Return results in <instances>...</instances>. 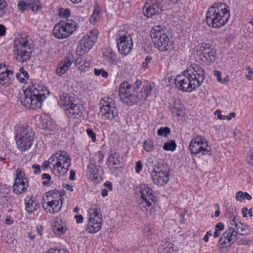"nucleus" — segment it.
<instances>
[{
	"instance_id": "obj_1",
	"label": "nucleus",
	"mask_w": 253,
	"mask_h": 253,
	"mask_svg": "<svg viewBox=\"0 0 253 253\" xmlns=\"http://www.w3.org/2000/svg\"><path fill=\"white\" fill-rule=\"evenodd\" d=\"M46 88L43 85L33 84L26 87L21 97V104L26 108L36 110L42 107L46 96L43 93Z\"/></svg>"
},
{
	"instance_id": "obj_2",
	"label": "nucleus",
	"mask_w": 253,
	"mask_h": 253,
	"mask_svg": "<svg viewBox=\"0 0 253 253\" xmlns=\"http://www.w3.org/2000/svg\"><path fill=\"white\" fill-rule=\"evenodd\" d=\"M229 17V7L223 3H215L209 8L206 20L209 26L220 28L227 23Z\"/></svg>"
},
{
	"instance_id": "obj_3",
	"label": "nucleus",
	"mask_w": 253,
	"mask_h": 253,
	"mask_svg": "<svg viewBox=\"0 0 253 253\" xmlns=\"http://www.w3.org/2000/svg\"><path fill=\"white\" fill-rule=\"evenodd\" d=\"M150 36L154 46L162 52H170L174 49L172 38H169L160 25L154 26L151 30Z\"/></svg>"
},
{
	"instance_id": "obj_4",
	"label": "nucleus",
	"mask_w": 253,
	"mask_h": 253,
	"mask_svg": "<svg viewBox=\"0 0 253 253\" xmlns=\"http://www.w3.org/2000/svg\"><path fill=\"white\" fill-rule=\"evenodd\" d=\"M137 192L140 199L138 200V206L147 214L153 213V206L157 201L152 189L146 184H141L137 188Z\"/></svg>"
},
{
	"instance_id": "obj_5",
	"label": "nucleus",
	"mask_w": 253,
	"mask_h": 253,
	"mask_svg": "<svg viewBox=\"0 0 253 253\" xmlns=\"http://www.w3.org/2000/svg\"><path fill=\"white\" fill-rule=\"evenodd\" d=\"M34 46V42L29 37L16 38L14 42L13 50L17 60L23 63L29 60Z\"/></svg>"
},
{
	"instance_id": "obj_6",
	"label": "nucleus",
	"mask_w": 253,
	"mask_h": 253,
	"mask_svg": "<svg viewBox=\"0 0 253 253\" xmlns=\"http://www.w3.org/2000/svg\"><path fill=\"white\" fill-rule=\"evenodd\" d=\"M50 165L52 166V171L57 176H63L68 171L71 166V159L68 153L60 151L50 157Z\"/></svg>"
},
{
	"instance_id": "obj_7",
	"label": "nucleus",
	"mask_w": 253,
	"mask_h": 253,
	"mask_svg": "<svg viewBox=\"0 0 253 253\" xmlns=\"http://www.w3.org/2000/svg\"><path fill=\"white\" fill-rule=\"evenodd\" d=\"M15 138L18 149L25 151L33 144L34 132L27 126H19L16 128Z\"/></svg>"
},
{
	"instance_id": "obj_8",
	"label": "nucleus",
	"mask_w": 253,
	"mask_h": 253,
	"mask_svg": "<svg viewBox=\"0 0 253 253\" xmlns=\"http://www.w3.org/2000/svg\"><path fill=\"white\" fill-rule=\"evenodd\" d=\"M42 207L45 211L50 213L59 211L62 206V197L58 192L50 191L43 199Z\"/></svg>"
},
{
	"instance_id": "obj_9",
	"label": "nucleus",
	"mask_w": 253,
	"mask_h": 253,
	"mask_svg": "<svg viewBox=\"0 0 253 253\" xmlns=\"http://www.w3.org/2000/svg\"><path fill=\"white\" fill-rule=\"evenodd\" d=\"M88 212V223L85 230L89 233H95L100 229L102 225V217L100 207L96 204L92 205Z\"/></svg>"
},
{
	"instance_id": "obj_10",
	"label": "nucleus",
	"mask_w": 253,
	"mask_h": 253,
	"mask_svg": "<svg viewBox=\"0 0 253 253\" xmlns=\"http://www.w3.org/2000/svg\"><path fill=\"white\" fill-rule=\"evenodd\" d=\"M99 105L101 115L105 119L111 121L118 117V110L114 98L104 97L100 101Z\"/></svg>"
},
{
	"instance_id": "obj_11",
	"label": "nucleus",
	"mask_w": 253,
	"mask_h": 253,
	"mask_svg": "<svg viewBox=\"0 0 253 253\" xmlns=\"http://www.w3.org/2000/svg\"><path fill=\"white\" fill-rule=\"evenodd\" d=\"M77 23L73 20L61 21L56 24L53 35L57 39H65L71 36L77 29Z\"/></svg>"
},
{
	"instance_id": "obj_12",
	"label": "nucleus",
	"mask_w": 253,
	"mask_h": 253,
	"mask_svg": "<svg viewBox=\"0 0 253 253\" xmlns=\"http://www.w3.org/2000/svg\"><path fill=\"white\" fill-rule=\"evenodd\" d=\"M176 86L183 92H190L199 86L186 70L174 79Z\"/></svg>"
},
{
	"instance_id": "obj_13",
	"label": "nucleus",
	"mask_w": 253,
	"mask_h": 253,
	"mask_svg": "<svg viewBox=\"0 0 253 253\" xmlns=\"http://www.w3.org/2000/svg\"><path fill=\"white\" fill-rule=\"evenodd\" d=\"M98 31L93 29L88 32L80 41L77 47V52L80 56L87 53L96 42Z\"/></svg>"
},
{
	"instance_id": "obj_14",
	"label": "nucleus",
	"mask_w": 253,
	"mask_h": 253,
	"mask_svg": "<svg viewBox=\"0 0 253 253\" xmlns=\"http://www.w3.org/2000/svg\"><path fill=\"white\" fill-rule=\"evenodd\" d=\"M117 46L120 54L126 55L133 47V42L130 34L126 31L120 30L117 36Z\"/></svg>"
},
{
	"instance_id": "obj_15",
	"label": "nucleus",
	"mask_w": 253,
	"mask_h": 253,
	"mask_svg": "<svg viewBox=\"0 0 253 253\" xmlns=\"http://www.w3.org/2000/svg\"><path fill=\"white\" fill-rule=\"evenodd\" d=\"M196 55H198L203 62L212 63L215 61L216 50L209 43H201L195 47Z\"/></svg>"
},
{
	"instance_id": "obj_16",
	"label": "nucleus",
	"mask_w": 253,
	"mask_h": 253,
	"mask_svg": "<svg viewBox=\"0 0 253 253\" xmlns=\"http://www.w3.org/2000/svg\"><path fill=\"white\" fill-rule=\"evenodd\" d=\"M189 150L194 155H211V148L207 142L200 137L192 139L189 144Z\"/></svg>"
},
{
	"instance_id": "obj_17",
	"label": "nucleus",
	"mask_w": 253,
	"mask_h": 253,
	"mask_svg": "<svg viewBox=\"0 0 253 253\" xmlns=\"http://www.w3.org/2000/svg\"><path fill=\"white\" fill-rule=\"evenodd\" d=\"M15 176L13 191L17 194L25 192L28 187V181L25 172L21 168H18L15 171Z\"/></svg>"
},
{
	"instance_id": "obj_18",
	"label": "nucleus",
	"mask_w": 253,
	"mask_h": 253,
	"mask_svg": "<svg viewBox=\"0 0 253 253\" xmlns=\"http://www.w3.org/2000/svg\"><path fill=\"white\" fill-rule=\"evenodd\" d=\"M135 87L127 82L121 84L119 88V96L121 100L125 103H132L135 98Z\"/></svg>"
},
{
	"instance_id": "obj_19",
	"label": "nucleus",
	"mask_w": 253,
	"mask_h": 253,
	"mask_svg": "<svg viewBox=\"0 0 253 253\" xmlns=\"http://www.w3.org/2000/svg\"><path fill=\"white\" fill-rule=\"evenodd\" d=\"M237 239V231L233 227H229L221 236L218 243L221 248L230 247Z\"/></svg>"
},
{
	"instance_id": "obj_20",
	"label": "nucleus",
	"mask_w": 253,
	"mask_h": 253,
	"mask_svg": "<svg viewBox=\"0 0 253 253\" xmlns=\"http://www.w3.org/2000/svg\"><path fill=\"white\" fill-rule=\"evenodd\" d=\"M147 2L143 10L144 15L147 18H151L155 15L159 14L162 11V5L157 0H151Z\"/></svg>"
},
{
	"instance_id": "obj_21",
	"label": "nucleus",
	"mask_w": 253,
	"mask_h": 253,
	"mask_svg": "<svg viewBox=\"0 0 253 253\" xmlns=\"http://www.w3.org/2000/svg\"><path fill=\"white\" fill-rule=\"evenodd\" d=\"M74 60L73 54L71 52L67 53L66 58L58 64L56 74L58 76H62L71 67Z\"/></svg>"
},
{
	"instance_id": "obj_22",
	"label": "nucleus",
	"mask_w": 253,
	"mask_h": 253,
	"mask_svg": "<svg viewBox=\"0 0 253 253\" xmlns=\"http://www.w3.org/2000/svg\"><path fill=\"white\" fill-rule=\"evenodd\" d=\"M14 79L13 72L7 69L4 65L0 64V84L9 86Z\"/></svg>"
},
{
	"instance_id": "obj_23",
	"label": "nucleus",
	"mask_w": 253,
	"mask_h": 253,
	"mask_svg": "<svg viewBox=\"0 0 253 253\" xmlns=\"http://www.w3.org/2000/svg\"><path fill=\"white\" fill-rule=\"evenodd\" d=\"M191 76L197 84L200 86L203 82L205 76V72L202 68L198 65H194L192 69L186 70Z\"/></svg>"
},
{
	"instance_id": "obj_24",
	"label": "nucleus",
	"mask_w": 253,
	"mask_h": 253,
	"mask_svg": "<svg viewBox=\"0 0 253 253\" xmlns=\"http://www.w3.org/2000/svg\"><path fill=\"white\" fill-rule=\"evenodd\" d=\"M67 230L66 222L62 219L57 218L55 219L53 223V231L58 235H62Z\"/></svg>"
},
{
	"instance_id": "obj_25",
	"label": "nucleus",
	"mask_w": 253,
	"mask_h": 253,
	"mask_svg": "<svg viewBox=\"0 0 253 253\" xmlns=\"http://www.w3.org/2000/svg\"><path fill=\"white\" fill-rule=\"evenodd\" d=\"M169 176L168 174L151 172L152 179L154 183L157 185L163 186L166 184L169 180Z\"/></svg>"
},
{
	"instance_id": "obj_26",
	"label": "nucleus",
	"mask_w": 253,
	"mask_h": 253,
	"mask_svg": "<svg viewBox=\"0 0 253 253\" xmlns=\"http://www.w3.org/2000/svg\"><path fill=\"white\" fill-rule=\"evenodd\" d=\"M83 106L75 102L66 110V114L69 118H76L82 113Z\"/></svg>"
},
{
	"instance_id": "obj_27",
	"label": "nucleus",
	"mask_w": 253,
	"mask_h": 253,
	"mask_svg": "<svg viewBox=\"0 0 253 253\" xmlns=\"http://www.w3.org/2000/svg\"><path fill=\"white\" fill-rule=\"evenodd\" d=\"M25 209L29 213H32L40 208V205L34 200V198L27 196L25 199Z\"/></svg>"
},
{
	"instance_id": "obj_28",
	"label": "nucleus",
	"mask_w": 253,
	"mask_h": 253,
	"mask_svg": "<svg viewBox=\"0 0 253 253\" xmlns=\"http://www.w3.org/2000/svg\"><path fill=\"white\" fill-rule=\"evenodd\" d=\"M152 172L169 174V168L167 164L164 162H158L155 165Z\"/></svg>"
},
{
	"instance_id": "obj_29",
	"label": "nucleus",
	"mask_w": 253,
	"mask_h": 253,
	"mask_svg": "<svg viewBox=\"0 0 253 253\" xmlns=\"http://www.w3.org/2000/svg\"><path fill=\"white\" fill-rule=\"evenodd\" d=\"M75 102L77 101L71 95L63 93L60 96V104L61 106L65 107L66 110Z\"/></svg>"
},
{
	"instance_id": "obj_30",
	"label": "nucleus",
	"mask_w": 253,
	"mask_h": 253,
	"mask_svg": "<svg viewBox=\"0 0 253 253\" xmlns=\"http://www.w3.org/2000/svg\"><path fill=\"white\" fill-rule=\"evenodd\" d=\"M99 170L98 166L95 165L94 164L90 163L87 167L86 172L90 178L97 180L99 173Z\"/></svg>"
},
{
	"instance_id": "obj_31",
	"label": "nucleus",
	"mask_w": 253,
	"mask_h": 253,
	"mask_svg": "<svg viewBox=\"0 0 253 253\" xmlns=\"http://www.w3.org/2000/svg\"><path fill=\"white\" fill-rule=\"evenodd\" d=\"M105 60L112 65H116L117 62V56L112 49L107 48L103 53Z\"/></svg>"
},
{
	"instance_id": "obj_32",
	"label": "nucleus",
	"mask_w": 253,
	"mask_h": 253,
	"mask_svg": "<svg viewBox=\"0 0 253 253\" xmlns=\"http://www.w3.org/2000/svg\"><path fill=\"white\" fill-rule=\"evenodd\" d=\"M170 111L174 116H180L183 113V105L179 100L175 101L170 107Z\"/></svg>"
},
{
	"instance_id": "obj_33",
	"label": "nucleus",
	"mask_w": 253,
	"mask_h": 253,
	"mask_svg": "<svg viewBox=\"0 0 253 253\" xmlns=\"http://www.w3.org/2000/svg\"><path fill=\"white\" fill-rule=\"evenodd\" d=\"M153 88L151 86H146L143 87L138 94V98L139 100H146L151 95L153 91Z\"/></svg>"
},
{
	"instance_id": "obj_34",
	"label": "nucleus",
	"mask_w": 253,
	"mask_h": 253,
	"mask_svg": "<svg viewBox=\"0 0 253 253\" xmlns=\"http://www.w3.org/2000/svg\"><path fill=\"white\" fill-rule=\"evenodd\" d=\"M119 154L115 152L111 154L108 158V166L110 168H113L115 166L119 165L120 161L119 160Z\"/></svg>"
},
{
	"instance_id": "obj_35",
	"label": "nucleus",
	"mask_w": 253,
	"mask_h": 253,
	"mask_svg": "<svg viewBox=\"0 0 253 253\" xmlns=\"http://www.w3.org/2000/svg\"><path fill=\"white\" fill-rule=\"evenodd\" d=\"M252 230L249 226L238 222V234L245 236L250 234Z\"/></svg>"
},
{
	"instance_id": "obj_36",
	"label": "nucleus",
	"mask_w": 253,
	"mask_h": 253,
	"mask_svg": "<svg viewBox=\"0 0 253 253\" xmlns=\"http://www.w3.org/2000/svg\"><path fill=\"white\" fill-rule=\"evenodd\" d=\"M143 233L144 235L150 239H155L157 236L155 233V229L149 226H146L143 229Z\"/></svg>"
},
{
	"instance_id": "obj_37",
	"label": "nucleus",
	"mask_w": 253,
	"mask_h": 253,
	"mask_svg": "<svg viewBox=\"0 0 253 253\" xmlns=\"http://www.w3.org/2000/svg\"><path fill=\"white\" fill-rule=\"evenodd\" d=\"M28 8L33 11H37L41 8V5L39 0H33L28 3Z\"/></svg>"
},
{
	"instance_id": "obj_38",
	"label": "nucleus",
	"mask_w": 253,
	"mask_h": 253,
	"mask_svg": "<svg viewBox=\"0 0 253 253\" xmlns=\"http://www.w3.org/2000/svg\"><path fill=\"white\" fill-rule=\"evenodd\" d=\"M224 229V225L221 222L217 223L214 228V232L213 233V237L216 238L219 237L221 234V232Z\"/></svg>"
},
{
	"instance_id": "obj_39",
	"label": "nucleus",
	"mask_w": 253,
	"mask_h": 253,
	"mask_svg": "<svg viewBox=\"0 0 253 253\" xmlns=\"http://www.w3.org/2000/svg\"><path fill=\"white\" fill-rule=\"evenodd\" d=\"M144 149L149 152H151L154 150V144L151 139H147L143 143Z\"/></svg>"
},
{
	"instance_id": "obj_40",
	"label": "nucleus",
	"mask_w": 253,
	"mask_h": 253,
	"mask_svg": "<svg viewBox=\"0 0 253 253\" xmlns=\"http://www.w3.org/2000/svg\"><path fill=\"white\" fill-rule=\"evenodd\" d=\"M176 145L174 141H170L165 143L163 147L166 151H173L176 148Z\"/></svg>"
},
{
	"instance_id": "obj_41",
	"label": "nucleus",
	"mask_w": 253,
	"mask_h": 253,
	"mask_svg": "<svg viewBox=\"0 0 253 253\" xmlns=\"http://www.w3.org/2000/svg\"><path fill=\"white\" fill-rule=\"evenodd\" d=\"M70 15L71 12L69 8H60L59 10V15L63 18L67 19Z\"/></svg>"
},
{
	"instance_id": "obj_42",
	"label": "nucleus",
	"mask_w": 253,
	"mask_h": 253,
	"mask_svg": "<svg viewBox=\"0 0 253 253\" xmlns=\"http://www.w3.org/2000/svg\"><path fill=\"white\" fill-rule=\"evenodd\" d=\"M252 199L251 196L247 192H243L242 191H238V201H242L243 200L247 199L251 200Z\"/></svg>"
},
{
	"instance_id": "obj_43",
	"label": "nucleus",
	"mask_w": 253,
	"mask_h": 253,
	"mask_svg": "<svg viewBox=\"0 0 253 253\" xmlns=\"http://www.w3.org/2000/svg\"><path fill=\"white\" fill-rule=\"evenodd\" d=\"M94 73L95 76H101L102 77L107 78L108 77V72L103 69H96L95 68L94 71Z\"/></svg>"
},
{
	"instance_id": "obj_44",
	"label": "nucleus",
	"mask_w": 253,
	"mask_h": 253,
	"mask_svg": "<svg viewBox=\"0 0 253 253\" xmlns=\"http://www.w3.org/2000/svg\"><path fill=\"white\" fill-rule=\"evenodd\" d=\"M158 135L159 136H167L170 133V129L167 127H161L158 130Z\"/></svg>"
},
{
	"instance_id": "obj_45",
	"label": "nucleus",
	"mask_w": 253,
	"mask_h": 253,
	"mask_svg": "<svg viewBox=\"0 0 253 253\" xmlns=\"http://www.w3.org/2000/svg\"><path fill=\"white\" fill-rule=\"evenodd\" d=\"M6 5V3L4 0H0V17L5 15Z\"/></svg>"
},
{
	"instance_id": "obj_46",
	"label": "nucleus",
	"mask_w": 253,
	"mask_h": 253,
	"mask_svg": "<svg viewBox=\"0 0 253 253\" xmlns=\"http://www.w3.org/2000/svg\"><path fill=\"white\" fill-rule=\"evenodd\" d=\"M89 67L90 63L84 60L82 65L78 66V68L81 71L85 72L88 70Z\"/></svg>"
},
{
	"instance_id": "obj_47",
	"label": "nucleus",
	"mask_w": 253,
	"mask_h": 253,
	"mask_svg": "<svg viewBox=\"0 0 253 253\" xmlns=\"http://www.w3.org/2000/svg\"><path fill=\"white\" fill-rule=\"evenodd\" d=\"M18 7L19 10L21 12L24 11L27 8H28V4H26L23 1H20L18 2Z\"/></svg>"
},
{
	"instance_id": "obj_48",
	"label": "nucleus",
	"mask_w": 253,
	"mask_h": 253,
	"mask_svg": "<svg viewBox=\"0 0 253 253\" xmlns=\"http://www.w3.org/2000/svg\"><path fill=\"white\" fill-rule=\"evenodd\" d=\"M86 132L88 136L91 138L92 142H95L96 138L95 132L90 128H87L86 129Z\"/></svg>"
},
{
	"instance_id": "obj_49",
	"label": "nucleus",
	"mask_w": 253,
	"mask_h": 253,
	"mask_svg": "<svg viewBox=\"0 0 253 253\" xmlns=\"http://www.w3.org/2000/svg\"><path fill=\"white\" fill-rule=\"evenodd\" d=\"M152 59L151 56L149 55L147 56L145 59V61L142 63V67L144 68H148L149 67L148 64L151 63Z\"/></svg>"
},
{
	"instance_id": "obj_50",
	"label": "nucleus",
	"mask_w": 253,
	"mask_h": 253,
	"mask_svg": "<svg viewBox=\"0 0 253 253\" xmlns=\"http://www.w3.org/2000/svg\"><path fill=\"white\" fill-rule=\"evenodd\" d=\"M100 8L99 5L96 3L94 6V10L93 11L92 17H94V18H96V16H98L100 13Z\"/></svg>"
},
{
	"instance_id": "obj_51",
	"label": "nucleus",
	"mask_w": 253,
	"mask_h": 253,
	"mask_svg": "<svg viewBox=\"0 0 253 253\" xmlns=\"http://www.w3.org/2000/svg\"><path fill=\"white\" fill-rule=\"evenodd\" d=\"M213 75L216 78V79L218 81V82L220 83H222V80L221 78V73L220 71L216 70L214 71Z\"/></svg>"
},
{
	"instance_id": "obj_52",
	"label": "nucleus",
	"mask_w": 253,
	"mask_h": 253,
	"mask_svg": "<svg viewBox=\"0 0 253 253\" xmlns=\"http://www.w3.org/2000/svg\"><path fill=\"white\" fill-rule=\"evenodd\" d=\"M142 169V163L140 161L136 162L135 166V171L137 173H139Z\"/></svg>"
},
{
	"instance_id": "obj_53",
	"label": "nucleus",
	"mask_w": 253,
	"mask_h": 253,
	"mask_svg": "<svg viewBox=\"0 0 253 253\" xmlns=\"http://www.w3.org/2000/svg\"><path fill=\"white\" fill-rule=\"evenodd\" d=\"M19 72L21 73V75L23 77L25 78V79H28L29 78V74L26 72L23 67L20 68Z\"/></svg>"
},
{
	"instance_id": "obj_54",
	"label": "nucleus",
	"mask_w": 253,
	"mask_h": 253,
	"mask_svg": "<svg viewBox=\"0 0 253 253\" xmlns=\"http://www.w3.org/2000/svg\"><path fill=\"white\" fill-rule=\"evenodd\" d=\"M48 253H68L64 250L50 249Z\"/></svg>"
},
{
	"instance_id": "obj_55",
	"label": "nucleus",
	"mask_w": 253,
	"mask_h": 253,
	"mask_svg": "<svg viewBox=\"0 0 253 253\" xmlns=\"http://www.w3.org/2000/svg\"><path fill=\"white\" fill-rule=\"evenodd\" d=\"M214 114L217 116L219 119L221 120H225L224 115L221 114V112L219 110L215 111Z\"/></svg>"
},
{
	"instance_id": "obj_56",
	"label": "nucleus",
	"mask_w": 253,
	"mask_h": 253,
	"mask_svg": "<svg viewBox=\"0 0 253 253\" xmlns=\"http://www.w3.org/2000/svg\"><path fill=\"white\" fill-rule=\"evenodd\" d=\"M84 61V60H83L82 57L81 56L76 59L75 61V64L78 68V66L82 65Z\"/></svg>"
},
{
	"instance_id": "obj_57",
	"label": "nucleus",
	"mask_w": 253,
	"mask_h": 253,
	"mask_svg": "<svg viewBox=\"0 0 253 253\" xmlns=\"http://www.w3.org/2000/svg\"><path fill=\"white\" fill-rule=\"evenodd\" d=\"M16 77L20 83H23L25 82V78L22 76L21 73L20 72L16 74Z\"/></svg>"
},
{
	"instance_id": "obj_58",
	"label": "nucleus",
	"mask_w": 253,
	"mask_h": 253,
	"mask_svg": "<svg viewBox=\"0 0 253 253\" xmlns=\"http://www.w3.org/2000/svg\"><path fill=\"white\" fill-rule=\"evenodd\" d=\"M32 168L35 169L34 173L36 174H39L41 173V167L38 165H33L32 166Z\"/></svg>"
},
{
	"instance_id": "obj_59",
	"label": "nucleus",
	"mask_w": 253,
	"mask_h": 253,
	"mask_svg": "<svg viewBox=\"0 0 253 253\" xmlns=\"http://www.w3.org/2000/svg\"><path fill=\"white\" fill-rule=\"evenodd\" d=\"M50 158L48 161H44L42 165V168L43 169H47L50 164Z\"/></svg>"
},
{
	"instance_id": "obj_60",
	"label": "nucleus",
	"mask_w": 253,
	"mask_h": 253,
	"mask_svg": "<svg viewBox=\"0 0 253 253\" xmlns=\"http://www.w3.org/2000/svg\"><path fill=\"white\" fill-rule=\"evenodd\" d=\"M212 235V233L211 231H209L207 232L206 235L204 237V241L206 242H208L209 241V237Z\"/></svg>"
},
{
	"instance_id": "obj_61",
	"label": "nucleus",
	"mask_w": 253,
	"mask_h": 253,
	"mask_svg": "<svg viewBox=\"0 0 253 253\" xmlns=\"http://www.w3.org/2000/svg\"><path fill=\"white\" fill-rule=\"evenodd\" d=\"M248 162L253 167V150L251 151Z\"/></svg>"
},
{
	"instance_id": "obj_62",
	"label": "nucleus",
	"mask_w": 253,
	"mask_h": 253,
	"mask_svg": "<svg viewBox=\"0 0 253 253\" xmlns=\"http://www.w3.org/2000/svg\"><path fill=\"white\" fill-rule=\"evenodd\" d=\"M76 221L78 223H81L83 221L84 218L82 215H77L75 216Z\"/></svg>"
},
{
	"instance_id": "obj_63",
	"label": "nucleus",
	"mask_w": 253,
	"mask_h": 253,
	"mask_svg": "<svg viewBox=\"0 0 253 253\" xmlns=\"http://www.w3.org/2000/svg\"><path fill=\"white\" fill-rule=\"evenodd\" d=\"M76 172L73 170H71L70 171V177L69 179L70 180H74L75 179Z\"/></svg>"
},
{
	"instance_id": "obj_64",
	"label": "nucleus",
	"mask_w": 253,
	"mask_h": 253,
	"mask_svg": "<svg viewBox=\"0 0 253 253\" xmlns=\"http://www.w3.org/2000/svg\"><path fill=\"white\" fill-rule=\"evenodd\" d=\"M248 210L247 208H243L242 209V214L244 217H247L248 215Z\"/></svg>"
}]
</instances>
